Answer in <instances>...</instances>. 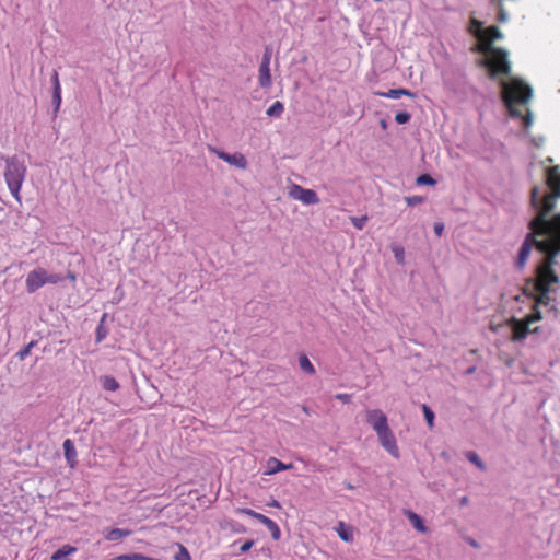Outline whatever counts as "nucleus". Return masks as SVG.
<instances>
[{"label":"nucleus","mask_w":560,"mask_h":560,"mask_svg":"<svg viewBox=\"0 0 560 560\" xmlns=\"http://www.w3.org/2000/svg\"><path fill=\"white\" fill-rule=\"evenodd\" d=\"M546 185L549 191L539 186L530 189L529 203L535 212L528 222V229L535 230L538 235L545 237L537 242V249L546 257L536 266L535 276L526 280V285H532L539 292L538 304H544L549 315L560 318V312L551 303L556 300L550 294L559 289L560 279L555 271L559 262L557 257L560 254V213L547 218L556 209L557 200L560 199V166L555 165L546 170Z\"/></svg>","instance_id":"obj_1"},{"label":"nucleus","mask_w":560,"mask_h":560,"mask_svg":"<svg viewBox=\"0 0 560 560\" xmlns=\"http://www.w3.org/2000/svg\"><path fill=\"white\" fill-rule=\"evenodd\" d=\"M501 89V98L508 108L510 116L512 118H522L524 128H529L533 124L532 112L527 110L526 116L523 117L522 110L516 108L514 104H527L533 96L532 88L521 79L513 78L509 82L502 81Z\"/></svg>","instance_id":"obj_2"},{"label":"nucleus","mask_w":560,"mask_h":560,"mask_svg":"<svg viewBox=\"0 0 560 560\" xmlns=\"http://www.w3.org/2000/svg\"><path fill=\"white\" fill-rule=\"evenodd\" d=\"M474 51L487 55L485 62L491 79H495L499 75L509 77L511 74V63L505 49L501 47H490L489 50L474 49Z\"/></svg>","instance_id":"obj_3"},{"label":"nucleus","mask_w":560,"mask_h":560,"mask_svg":"<svg viewBox=\"0 0 560 560\" xmlns=\"http://www.w3.org/2000/svg\"><path fill=\"white\" fill-rule=\"evenodd\" d=\"M2 159L5 161V172H4V178L7 182V185L14 184V183H23L26 175V166L23 161H20V159L16 155L13 156H2Z\"/></svg>","instance_id":"obj_4"},{"label":"nucleus","mask_w":560,"mask_h":560,"mask_svg":"<svg viewBox=\"0 0 560 560\" xmlns=\"http://www.w3.org/2000/svg\"><path fill=\"white\" fill-rule=\"evenodd\" d=\"M538 236L539 235L535 230H530V232H528L526 234L525 240L523 241V243L518 249V253H517V258L515 261L516 268H518V269L524 268V266L529 257L533 246L537 247V242L541 241V240L537 238Z\"/></svg>","instance_id":"obj_5"},{"label":"nucleus","mask_w":560,"mask_h":560,"mask_svg":"<svg viewBox=\"0 0 560 560\" xmlns=\"http://www.w3.org/2000/svg\"><path fill=\"white\" fill-rule=\"evenodd\" d=\"M289 196L295 200L302 201L307 206L317 205L320 201L315 190L304 188L296 184H293L290 187Z\"/></svg>","instance_id":"obj_6"},{"label":"nucleus","mask_w":560,"mask_h":560,"mask_svg":"<svg viewBox=\"0 0 560 560\" xmlns=\"http://www.w3.org/2000/svg\"><path fill=\"white\" fill-rule=\"evenodd\" d=\"M240 513L248 515L258 522H262V524L269 529L271 537L275 540H279L281 537V530L276 522H273L271 518L267 517L264 514H260L252 509L243 508L238 510Z\"/></svg>","instance_id":"obj_7"},{"label":"nucleus","mask_w":560,"mask_h":560,"mask_svg":"<svg viewBox=\"0 0 560 560\" xmlns=\"http://www.w3.org/2000/svg\"><path fill=\"white\" fill-rule=\"evenodd\" d=\"M503 33L501 30L495 26L491 25L483 30L482 35L480 36V42L476 46L475 49H481V50H489L490 47H494L492 44L495 40L502 39Z\"/></svg>","instance_id":"obj_8"},{"label":"nucleus","mask_w":560,"mask_h":560,"mask_svg":"<svg viewBox=\"0 0 560 560\" xmlns=\"http://www.w3.org/2000/svg\"><path fill=\"white\" fill-rule=\"evenodd\" d=\"M381 445L395 458H399V448L397 446L396 438L390 430V428H386L381 432L376 433Z\"/></svg>","instance_id":"obj_9"},{"label":"nucleus","mask_w":560,"mask_h":560,"mask_svg":"<svg viewBox=\"0 0 560 560\" xmlns=\"http://www.w3.org/2000/svg\"><path fill=\"white\" fill-rule=\"evenodd\" d=\"M46 269L38 267L30 271L26 277V291L28 293L36 292L39 288L46 284Z\"/></svg>","instance_id":"obj_10"},{"label":"nucleus","mask_w":560,"mask_h":560,"mask_svg":"<svg viewBox=\"0 0 560 560\" xmlns=\"http://www.w3.org/2000/svg\"><path fill=\"white\" fill-rule=\"evenodd\" d=\"M508 324L513 334V341H522L530 334L529 324L525 318L518 319L512 317Z\"/></svg>","instance_id":"obj_11"},{"label":"nucleus","mask_w":560,"mask_h":560,"mask_svg":"<svg viewBox=\"0 0 560 560\" xmlns=\"http://www.w3.org/2000/svg\"><path fill=\"white\" fill-rule=\"evenodd\" d=\"M366 422L378 433L388 428L386 415L381 409H371L366 411Z\"/></svg>","instance_id":"obj_12"},{"label":"nucleus","mask_w":560,"mask_h":560,"mask_svg":"<svg viewBox=\"0 0 560 560\" xmlns=\"http://www.w3.org/2000/svg\"><path fill=\"white\" fill-rule=\"evenodd\" d=\"M524 294L529 298H533L534 302H535L533 312L530 314L526 315L524 318L526 319V322H528L529 325L532 323L541 320L542 314H541V311L539 310V306H545V305L538 304L539 292H536L532 285H526V288L524 289Z\"/></svg>","instance_id":"obj_13"},{"label":"nucleus","mask_w":560,"mask_h":560,"mask_svg":"<svg viewBox=\"0 0 560 560\" xmlns=\"http://www.w3.org/2000/svg\"><path fill=\"white\" fill-rule=\"evenodd\" d=\"M212 151L217 154L219 159L223 160L224 162H228L230 165H234L242 170L246 168L247 166V160L242 153L230 154L218 149H212Z\"/></svg>","instance_id":"obj_14"},{"label":"nucleus","mask_w":560,"mask_h":560,"mask_svg":"<svg viewBox=\"0 0 560 560\" xmlns=\"http://www.w3.org/2000/svg\"><path fill=\"white\" fill-rule=\"evenodd\" d=\"M62 447H63L65 458H66L67 463L69 464V466L71 468H73L78 463L77 462V451H75L73 441L71 439L65 440Z\"/></svg>","instance_id":"obj_15"},{"label":"nucleus","mask_w":560,"mask_h":560,"mask_svg":"<svg viewBox=\"0 0 560 560\" xmlns=\"http://www.w3.org/2000/svg\"><path fill=\"white\" fill-rule=\"evenodd\" d=\"M292 464H284L276 457H270L267 460V471L268 475H273L282 470L290 469Z\"/></svg>","instance_id":"obj_16"},{"label":"nucleus","mask_w":560,"mask_h":560,"mask_svg":"<svg viewBox=\"0 0 560 560\" xmlns=\"http://www.w3.org/2000/svg\"><path fill=\"white\" fill-rule=\"evenodd\" d=\"M406 515L415 529H417L420 533L428 532V527L425 526L424 521L420 515L412 511H407Z\"/></svg>","instance_id":"obj_17"},{"label":"nucleus","mask_w":560,"mask_h":560,"mask_svg":"<svg viewBox=\"0 0 560 560\" xmlns=\"http://www.w3.org/2000/svg\"><path fill=\"white\" fill-rule=\"evenodd\" d=\"M258 80H259V85L262 89H267L271 85V74H270L269 65L260 63Z\"/></svg>","instance_id":"obj_18"},{"label":"nucleus","mask_w":560,"mask_h":560,"mask_svg":"<svg viewBox=\"0 0 560 560\" xmlns=\"http://www.w3.org/2000/svg\"><path fill=\"white\" fill-rule=\"evenodd\" d=\"M77 551L75 547L70 545H63L61 548L57 549L50 557L51 560H69L67 557L74 553Z\"/></svg>","instance_id":"obj_19"},{"label":"nucleus","mask_w":560,"mask_h":560,"mask_svg":"<svg viewBox=\"0 0 560 560\" xmlns=\"http://www.w3.org/2000/svg\"><path fill=\"white\" fill-rule=\"evenodd\" d=\"M337 533L340 539L346 542H351L353 540L352 527L347 526L343 522L338 523Z\"/></svg>","instance_id":"obj_20"},{"label":"nucleus","mask_w":560,"mask_h":560,"mask_svg":"<svg viewBox=\"0 0 560 560\" xmlns=\"http://www.w3.org/2000/svg\"><path fill=\"white\" fill-rule=\"evenodd\" d=\"M131 530L130 529H124V528H113L107 532V534L105 535V538L107 540H110V541H117V540H120L125 537H128L131 535Z\"/></svg>","instance_id":"obj_21"},{"label":"nucleus","mask_w":560,"mask_h":560,"mask_svg":"<svg viewBox=\"0 0 560 560\" xmlns=\"http://www.w3.org/2000/svg\"><path fill=\"white\" fill-rule=\"evenodd\" d=\"M483 23L475 18L470 19L469 33L480 42V36L483 33Z\"/></svg>","instance_id":"obj_22"},{"label":"nucleus","mask_w":560,"mask_h":560,"mask_svg":"<svg viewBox=\"0 0 560 560\" xmlns=\"http://www.w3.org/2000/svg\"><path fill=\"white\" fill-rule=\"evenodd\" d=\"M102 387L105 390L115 392L119 388V383L114 376L105 375L101 377Z\"/></svg>","instance_id":"obj_23"},{"label":"nucleus","mask_w":560,"mask_h":560,"mask_svg":"<svg viewBox=\"0 0 560 560\" xmlns=\"http://www.w3.org/2000/svg\"><path fill=\"white\" fill-rule=\"evenodd\" d=\"M466 458L471 464H474L477 468H479L480 470L485 471L487 469V466H486L485 462L480 458V456L476 452L468 451L466 453Z\"/></svg>","instance_id":"obj_24"},{"label":"nucleus","mask_w":560,"mask_h":560,"mask_svg":"<svg viewBox=\"0 0 560 560\" xmlns=\"http://www.w3.org/2000/svg\"><path fill=\"white\" fill-rule=\"evenodd\" d=\"M113 560H159V559H155V558L142 555V553L133 552V553H125V555L117 556Z\"/></svg>","instance_id":"obj_25"},{"label":"nucleus","mask_w":560,"mask_h":560,"mask_svg":"<svg viewBox=\"0 0 560 560\" xmlns=\"http://www.w3.org/2000/svg\"><path fill=\"white\" fill-rule=\"evenodd\" d=\"M284 112V106L280 101H276L266 112L269 117L279 118Z\"/></svg>","instance_id":"obj_26"},{"label":"nucleus","mask_w":560,"mask_h":560,"mask_svg":"<svg viewBox=\"0 0 560 560\" xmlns=\"http://www.w3.org/2000/svg\"><path fill=\"white\" fill-rule=\"evenodd\" d=\"M299 364H300V368H301V370L303 372H305L307 374H314L315 373L314 365L312 364V362L310 361V359L305 354L300 355Z\"/></svg>","instance_id":"obj_27"},{"label":"nucleus","mask_w":560,"mask_h":560,"mask_svg":"<svg viewBox=\"0 0 560 560\" xmlns=\"http://www.w3.org/2000/svg\"><path fill=\"white\" fill-rule=\"evenodd\" d=\"M422 410H423V416H424V419H425L429 428L432 429L434 427V419H435L434 411L425 404L422 405Z\"/></svg>","instance_id":"obj_28"},{"label":"nucleus","mask_w":560,"mask_h":560,"mask_svg":"<svg viewBox=\"0 0 560 560\" xmlns=\"http://www.w3.org/2000/svg\"><path fill=\"white\" fill-rule=\"evenodd\" d=\"M417 185L419 186H433L436 184V180L430 174H421L416 179Z\"/></svg>","instance_id":"obj_29"},{"label":"nucleus","mask_w":560,"mask_h":560,"mask_svg":"<svg viewBox=\"0 0 560 560\" xmlns=\"http://www.w3.org/2000/svg\"><path fill=\"white\" fill-rule=\"evenodd\" d=\"M51 103L54 106V117H56L61 105V90H52Z\"/></svg>","instance_id":"obj_30"},{"label":"nucleus","mask_w":560,"mask_h":560,"mask_svg":"<svg viewBox=\"0 0 560 560\" xmlns=\"http://www.w3.org/2000/svg\"><path fill=\"white\" fill-rule=\"evenodd\" d=\"M350 220L355 229L362 230L365 226L369 219L366 215H362V217H351Z\"/></svg>","instance_id":"obj_31"},{"label":"nucleus","mask_w":560,"mask_h":560,"mask_svg":"<svg viewBox=\"0 0 560 560\" xmlns=\"http://www.w3.org/2000/svg\"><path fill=\"white\" fill-rule=\"evenodd\" d=\"M108 334V329L102 325V323L98 324V326L96 327V331H95V339H96V342H101L103 341L106 336Z\"/></svg>","instance_id":"obj_32"},{"label":"nucleus","mask_w":560,"mask_h":560,"mask_svg":"<svg viewBox=\"0 0 560 560\" xmlns=\"http://www.w3.org/2000/svg\"><path fill=\"white\" fill-rule=\"evenodd\" d=\"M175 560H191L189 551L183 545H179L178 551L174 556Z\"/></svg>","instance_id":"obj_33"},{"label":"nucleus","mask_w":560,"mask_h":560,"mask_svg":"<svg viewBox=\"0 0 560 560\" xmlns=\"http://www.w3.org/2000/svg\"><path fill=\"white\" fill-rule=\"evenodd\" d=\"M405 201L409 207H415L417 205L423 203L425 201V197L422 196H407L405 197Z\"/></svg>","instance_id":"obj_34"},{"label":"nucleus","mask_w":560,"mask_h":560,"mask_svg":"<svg viewBox=\"0 0 560 560\" xmlns=\"http://www.w3.org/2000/svg\"><path fill=\"white\" fill-rule=\"evenodd\" d=\"M411 119V115L408 112H398L395 115V121L399 125H405L409 122Z\"/></svg>","instance_id":"obj_35"},{"label":"nucleus","mask_w":560,"mask_h":560,"mask_svg":"<svg viewBox=\"0 0 560 560\" xmlns=\"http://www.w3.org/2000/svg\"><path fill=\"white\" fill-rule=\"evenodd\" d=\"M22 184H23V183H14V184H9V185H8V188H9V190L11 191L12 196H13V197L19 201V202H21L20 190H21Z\"/></svg>","instance_id":"obj_36"},{"label":"nucleus","mask_w":560,"mask_h":560,"mask_svg":"<svg viewBox=\"0 0 560 560\" xmlns=\"http://www.w3.org/2000/svg\"><path fill=\"white\" fill-rule=\"evenodd\" d=\"M22 184H23V183H14V184H9V185H8V188H9V190L11 191L12 196H13V197L19 201V202H21L20 190H21Z\"/></svg>","instance_id":"obj_37"},{"label":"nucleus","mask_w":560,"mask_h":560,"mask_svg":"<svg viewBox=\"0 0 560 560\" xmlns=\"http://www.w3.org/2000/svg\"><path fill=\"white\" fill-rule=\"evenodd\" d=\"M376 94L382 97H387V98H393V100L400 98L399 89H390L387 92H377Z\"/></svg>","instance_id":"obj_38"},{"label":"nucleus","mask_w":560,"mask_h":560,"mask_svg":"<svg viewBox=\"0 0 560 560\" xmlns=\"http://www.w3.org/2000/svg\"><path fill=\"white\" fill-rule=\"evenodd\" d=\"M392 250L394 253L396 261L398 264H402L405 258V249L401 246H394Z\"/></svg>","instance_id":"obj_39"},{"label":"nucleus","mask_w":560,"mask_h":560,"mask_svg":"<svg viewBox=\"0 0 560 560\" xmlns=\"http://www.w3.org/2000/svg\"><path fill=\"white\" fill-rule=\"evenodd\" d=\"M46 284L47 283H51V284H56L60 281L63 280V277L58 275V273H49L47 270H46Z\"/></svg>","instance_id":"obj_40"},{"label":"nucleus","mask_w":560,"mask_h":560,"mask_svg":"<svg viewBox=\"0 0 560 560\" xmlns=\"http://www.w3.org/2000/svg\"><path fill=\"white\" fill-rule=\"evenodd\" d=\"M497 20L499 22H501V23H504V22H506L509 20V14L505 11V9L503 8L501 2L498 3V16H497Z\"/></svg>","instance_id":"obj_41"},{"label":"nucleus","mask_w":560,"mask_h":560,"mask_svg":"<svg viewBox=\"0 0 560 560\" xmlns=\"http://www.w3.org/2000/svg\"><path fill=\"white\" fill-rule=\"evenodd\" d=\"M51 84H52V90H61V85H60V81H59V77H58L57 70L52 71Z\"/></svg>","instance_id":"obj_42"},{"label":"nucleus","mask_w":560,"mask_h":560,"mask_svg":"<svg viewBox=\"0 0 560 560\" xmlns=\"http://www.w3.org/2000/svg\"><path fill=\"white\" fill-rule=\"evenodd\" d=\"M335 399H338V400L342 401L343 404H350L352 400V395L346 394V393H340V394L335 395Z\"/></svg>","instance_id":"obj_43"},{"label":"nucleus","mask_w":560,"mask_h":560,"mask_svg":"<svg viewBox=\"0 0 560 560\" xmlns=\"http://www.w3.org/2000/svg\"><path fill=\"white\" fill-rule=\"evenodd\" d=\"M31 353V346H25L23 349H21L18 353H16V357L20 359V360H24L28 354Z\"/></svg>","instance_id":"obj_44"},{"label":"nucleus","mask_w":560,"mask_h":560,"mask_svg":"<svg viewBox=\"0 0 560 560\" xmlns=\"http://www.w3.org/2000/svg\"><path fill=\"white\" fill-rule=\"evenodd\" d=\"M254 546V540L249 539V540H246L241 547H240V552L241 553H245L247 551H249L252 549V547Z\"/></svg>","instance_id":"obj_45"},{"label":"nucleus","mask_w":560,"mask_h":560,"mask_svg":"<svg viewBox=\"0 0 560 560\" xmlns=\"http://www.w3.org/2000/svg\"><path fill=\"white\" fill-rule=\"evenodd\" d=\"M270 59H271V49L267 47L265 49V52H264V56H262V60H261L260 63H262V65H270Z\"/></svg>","instance_id":"obj_46"},{"label":"nucleus","mask_w":560,"mask_h":560,"mask_svg":"<svg viewBox=\"0 0 560 560\" xmlns=\"http://www.w3.org/2000/svg\"><path fill=\"white\" fill-rule=\"evenodd\" d=\"M434 233L438 235V236H441L445 230V226L442 222H436L434 223Z\"/></svg>","instance_id":"obj_47"},{"label":"nucleus","mask_w":560,"mask_h":560,"mask_svg":"<svg viewBox=\"0 0 560 560\" xmlns=\"http://www.w3.org/2000/svg\"><path fill=\"white\" fill-rule=\"evenodd\" d=\"M399 95L400 97L401 96H409V97H415L416 94L412 93L411 91L407 90V89H404V88H399Z\"/></svg>","instance_id":"obj_48"},{"label":"nucleus","mask_w":560,"mask_h":560,"mask_svg":"<svg viewBox=\"0 0 560 560\" xmlns=\"http://www.w3.org/2000/svg\"><path fill=\"white\" fill-rule=\"evenodd\" d=\"M469 503V498L468 497H462L460 500H459V505L460 506H465Z\"/></svg>","instance_id":"obj_49"},{"label":"nucleus","mask_w":560,"mask_h":560,"mask_svg":"<svg viewBox=\"0 0 560 560\" xmlns=\"http://www.w3.org/2000/svg\"><path fill=\"white\" fill-rule=\"evenodd\" d=\"M268 505L272 506V508H277V509H279L281 506L279 501H277V500H272L270 503H268Z\"/></svg>","instance_id":"obj_50"},{"label":"nucleus","mask_w":560,"mask_h":560,"mask_svg":"<svg viewBox=\"0 0 560 560\" xmlns=\"http://www.w3.org/2000/svg\"><path fill=\"white\" fill-rule=\"evenodd\" d=\"M68 278L71 280V281H75L77 277H75V273L72 272V271H68Z\"/></svg>","instance_id":"obj_51"},{"label":"nucleus","mask_w":560,"mask_h":560,"mask_svg":"<svg viewBox=\"0 0 560 560\" xmlns=\"http://www.w3.org/2000/svg\"><path fill=\"white\" fill-rule=\"evenodd\" d=\"M381 127H382L383 129H386V128H387V122H386V120H385V119H382V120H381Z\"/></svg>","instance_id":"obj_52"},{"label":"nucleus","mask_w":560,"mask_h":560,"mask_svg":"<svg viewBox=\"0 0 560 560\" xmlns=\"http://www.w3.org/2000/svg\"><path fill=\"white\" fill-rule=\"evenodd\" d=\"M106 317H107V314H106V313H105V314H103V316H102V318H101V320H100V323H102V325H104V324H105Z\"/></svg>","instance_id":"obj_53"},{"label":"nucleus","mask_w":560,"mask_h":560,"mask_svg":"<svg viewBox=\"0 0 560 560\" xmlns=\"http://www.w3.org/2000/svg\"><path fill=\"white\" fill-rule=\"evenodd\" d=\"M475 371H476V368H475V366H470V368L467 370V374H472Z\"/></svg>","instance_id":"obj_54"},{"label":"nucleus","mask_w":560,"mask_h":560,"mask_svg":"<svg viewBox=\"0 0 560 560\" xmlns=\"http://www.w3.org/2000/svg\"><path fill=\"white\" fill-rule=\"evenodd\" d=\"M37 341L33 340L31 341L27 346H31V349L34 348V346H36Z\"/></svg>","instance_id":"obj_55"},{"label":"nucleus","mask_w":560,"mask_h":560,"mask_svg":"<svg viewBox=\"0 0 560 560\" xmlns=\"http://www.w3.org/2000/svg\"><path fill=\"white\" fill-rule=\"evenodd\" d=\"M346 488H347V489H353L354 487H353L350 482H347V483H346Z\"/></svg>","instance_id":"obj_56"}]
</instances>
